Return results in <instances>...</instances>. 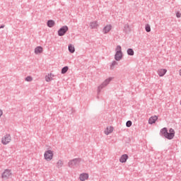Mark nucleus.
<instances>
[{
  "instance_id": "a211bd4d",
  "label": "nucleus",
  "mask_w": 181,
  "mask_h": 181,
  "mask_svg": "<svg viewBox=\"0 0 181 181\" xmlns=\"http://www.w3.org/2000/svg\"><path fill=\"white\" fill-rule=\"evenodd\" d=\"M69 52H70V53H74V52H76V48H74V45L69 44Z\"/></svg>"
},
{
  "instance_id": "f8f14e48",
  "label": "nucleus",
  "mask_w": 181,
  "mask_h": 181,
  "mask_svg": "<svg viewBox=\"0 0 181 181\" xmlns=\"http://www.w3.org/2000/svg\"><path fill=\"white\" fill-rule=\"evenodd\" d=\"M156 121H158V116L156 115L152 116L148 119V124H155Z\"/></svg>"
},
{
  "instance_id": "aec40b11",
  "label": "nucleus",
  "mask_w": 181,
  "mask_h": 181,
  "mask_svg": "<svg viewBox=\"0 0 181 181\" xmlns=\"http://www.w3.org/2000/svg\"><path fill=\"white\" fill-rule=\"evenodd\" d=\"M167 133H168V129H166L165 127H164L160 130V134H162L163 136H165Z\"/></svg>"
},
{
  "instance_id": "2eb2a0df",
  "label": "nucleus",
  "mask_w": 181,
  "mask_h": 181,
  "mask_svg": "<svg viewBox=\"0 0 181 181\" xmlns=\"http://www.w3.org/2000/svg\"><path fill=\"white\" fill-rule=\"evenodd\" d=\"M79 179L81 181H86L88 179V174L87 173H82L79 176Z\"/></svg>"
},
{
  "instance_id": "412c9836",
  "label": "nucleus",
  "mask_w": 181,
  "mask_h": 181,
  "mask_svg": "<svg viewBox=\"0 0 181 181\" xmlns=\"http://www.w3.org/2000/svg\"><path fill=\"white\" fill-rule=\"evenodd\" d=\"M68 71H69V66H65L62 68V74H66V73H67Z\"/></svg>"
},
{
  "instance_id": "393cba45",
  "label": "nucleus",
  "mask_w": 181,
  "mask_h": 181,
  "mask_svg": "<svg viewBox=\"0 0 181 181\" xmlns=\"http://www.w3.org/2000/svg\"><path fill=\"white\" fill-rule=\"evenodd\" d=\"M33 80V78L32 76H27L25 78V81H32Z\"/></svg>"
},
{
  "instance_id": "a878e982",
  "label": "nucleus",
  "mask_w": 181,
  "mask_h": 181,
  "mask_svg": "<svg viewBox=\"0 0 181 181\" xmlns=\"http://www.w3.org/2000/svg\"><path fill=\"white\" fill-rule=\"evenodd\" d=\"M114 66H117V62L114 61L112 63V67H114Z\"/></svg>"
},
{
  "instance_id": "f257e3e1",
  "label": "nucleus",
  "mask_w": 181,
  "mask_h": 181,
  "mask_svg": "<svg viewBox=\"0 0 181 181\" xmlns=\"http://www.w3.org/2000/svg\"><path fill=\"white\" fill-rule=\"evenodd\" d=\"M54 156V151H53V150H47L44 153V158L47 162H50V160L53 159Z\"/></svg>"
},
{
  "instance_id": "4468645a",
  "label": "nucleus",
  "mask_w": 181,
  "mask_h": 181,
  "mask_svg": "<svg viewBox=\"0 0 181 181\" xmlns=\"http://www.w3.org/2000/svg\"><path fill=\"white\" fill-rule=\"evenodd\" d=\"M40 53H43V47H42L41 46L36 47L35 48V54H40Z\"/></svg>"
},
{
  "instance_id": "4be33fe9",
  "label": "nucleus",
  "mask_w": 181,
  "mask_h": 181,
  "mask_svg": "<svg viewBox=\"0 0 181 181\" xmlns=\"http://www.w3.org/2000/svg\"><path fill=\"white\" fill-rule=\"evenodd\" d=\"M127 54H129V56H134V49H127Z\"/></svg>"
},
{
  "instance_id": "9b49d317",
  "label": "nucleus",
  "mask_w": 181,
  "mask_h": 181,
  "mask_svg": "<svg viewBox=\"0 0 181 181\" xmlns=\"http://www.w3.org/2000/svg\"><path fill=\"white\" fill-rule=\"evenodd\" d=\"M113 132L114 127L112 126L107 127L104 131L105 135H110V134H112Z\"/></svg>"
},
{
  "instance_id": "20e7f679",
  "label": "nucleus",
  "mask_w": 181,
  "mask_h": 181,
  "mask_svg": "<svg viewBox=\"0 0 181 181\" xmlns=\"http://www.w3.org/2000/svg\"><path fill=\"white\" fill-rule=\"evenodd\" d=\"M11 141H12V139L10 134H6L1 138V144H3V145H8Z\"/></svg>"
},
{
  "instance_id": "c85d7f7f",
  "label": "nucleus",
  "mask_w": 181,
  "mask_h": 181,
  "mask_svg": "<svg viewBox=\"0 0 181 181\" xmlns=\"http://www.w3.org/2000/svg\"><path fill=\"white\" fill-rule=\"evenodd\" d=\"M1 28H4V26H2Z\"/></svg>"
},
{
  "instance_id": "f3484780",
  "label": "nucleus",
  "mask_w": 181,
  "mask_h": 181,
  "mask_svg": "<svg viewBox=\"0 0 181 181\" xmlns=\"http://www.w3.org/2000/svg\"><path fill=\"white\" fill-rule=\"evenodd\" d=\"M89 27L90 29H97L98 28V23L97 21L91 22Z\"/></svg>"
},
{
  "instance_id": "f03ea898",
  "label": "nucleus",
  "mask_w": 181,
  "mask_h": 181,
  "mask_svg": "<svg viewBox=\"0 0 181 181\" xmlns=\"http://www.w3.org/2000/svg\"><path fill=\"white\" fill-rule=\"evenodd\" d=\"M12 177V170L6 169L1 174V179L3 180H8Z\"/></svg>"
},
{
  "instance_id": "dca6fc26",
  "label": "nucleus",
  "mask_w": 181,
  "mask_h": 181,
  "mask_svg": "<svg viewBox=\"0 0 181 181\" xmlns=\"http://www.w3.org/2000/svg\"><path fill=\"white\" fill-rule=\"evenodd\" d=\"M127 160H128V155L124 154L120 157L119 162H121V163H125Z\"/></svg>"
},
{
  "instance_id": "b1692460",
  "label": "nucleus",
  "mask_w": 181,
  "mask_h": 181,
  "mask_svg": "<svg viewBox=\"0 0 181 181\" xmlns=\"http://www.w3.org/2000/svg\"><path fill=\"white\" fill-rule=\"evenodd\" d=\"M132 125V122L131 121H127V123H126V126L129 128V127H131Z\"/></svg>"
},
{
  "instance_id": "6ab92c4d",
  "label": "nucleus",
  "mask_w": 181,
  "mask_h": 181,
  "mask_svg": "<svg viewBox=\"0 0 181 181\" xmlns=\"http://www.w3.org/2000/svg\"><path fill=\"white\" fill-rule=\"evenodd\" d=\"M54 21L53 20H49L47 21V25L48 28H53L54 26Z\"/></svg>"
},
{
  "instance_id": "bb28decb",
  "label": "nucleus",
  "mask_w": 181,
  "mask_h": 181,
  "mask_svg": "<svg viewBox=\"0 0 181 181\" xmlns=\"http://www.w3.org/2000/svg\"><path fill=\"white\" fill-rule=\"evenodd\" d=\"M176 16H177V18H180L181 13H179V12H177V13H176Z\"/></svg>"
},
{
  "instance_id": "7ed1b4c3",
  "label": "nucleus",
  "mask_w": 181,
  "mask_h": 181,
  "mask_svg": "<svg viewBox=\"0 0 181 181\" xmlns=\"http://www.w3.org/2000/svg\"><path fill=\"white\" fill-rule=\"evenodd\" d=\"M115 59L117 62H119V60H121V59H122V49L121 48V46L118 45L117 46L116 49H115Z\"/></svg>"
},
{
  "instance_id": "0eeeda50",
  "label": "nucleus",
  "mask_w": 181,
  "mask_h": 181,
  "mask_svg": "<svg viewBox=\"0 0 181 181\" xmlns=\"http://www.w3.org/2000/svg\"><path fill=\"white\" fill-rule=\"evenodd\" d=\"M69 30V27L66 25L62 27L59 30H58V35L59 36H64L66 35V32Z\"/></svg>"
},
{
  "instance_id": "423d86ee",
  "label": "nucleus",
  "mask_w": 181,
  "mask_h": 181,
  "mask_svg": "<svg viewBox=\"0 0 181 181\" xmlns=\"http://www.w3.org/2000/svg\"><path fill=\"white\" fill-rule=\"evenodd\" d=\"M78 165H80V159L76 158L69 162L70 168H74V166H78Z\"/></svg>"
},
{
  "instance_id": "39448f33",
  "label": "nucleus",
  "mask_w": 181,
  "mask_h": 181,
  "mask_svg": "<svg viewBox=\"0 0 181 181\" xmlns=\"http://www.w3.org/2000/svg\"><path fill=\"white\" fill-rule=\"evenodd\" d=\"M165 138L167 139H173V138H175V130L173 129H170L169 132H167Z\"/></svg>"
},
{
  "instance_id": "5701e85b",
  "label": "nucleus",
  "mask_w": 181,
  "mask_h": 181,
  "mask_svg": "<svg viewBox=\"0 0 181 181\" xmlns=\"http://www.w3.org/2000/svg\"><path fill=\"white\" fill-rule=\"evenodd\" d=\"M145 29L146 32H151V25H149V24H146Z\"/></svg>"
},
{
  "instance_id": "9d476101",
  "label": "nucleus",
  "mask_w": 181,
  "mask_h": 181,
  "mask_svg": "<svg viewBox=\"0 0 181 181\" xmlns=\"http://www.w3.org/2000/svg\"><path fill=\"white\" fill-rule=\"evenodd\" d=\"M112 29V25H107L103 28V32L105 35H107V33H110V31Z\"/></svg>"
},
{
  "instance_id": "1a4fd4ad",
  "label": "nucleus",
  "mask_w": 181,
  "mask_h": 181,
  "mask_svg": "<svg viewBox=\"0 0 181 181\" xmlns=\"http://www.w3.org/2000/svg\"><path fill=\"white\" fill-rule=\"evenodd\" d=\"M112 80V78H109L106 79V80L98 87V89H99V90H102V88H104V87H107V86H108V84H110V83L111 82Z\"/></svg>"
},
{
  "instance_id": "cd10ccee",
  "label": "nucleus",
  "mask_w": 181,
  "mask_h": 181,
  "mask_svg": "<svg viewBox=\"0 0 181 181\" xmlns=\"http://www.w3.org/2000/svg\"><path fill=\"white\" fill-rule=\"evenodd\" d=\"M179 75L181 76V69L179 70Z\"/></svg>"
},
{
  "instance_id": "ddd939ff",
  "label": "nucleus",
  "mask_w": 181,
  "mask_h": 181,
  "mask_svg": "<svg viewBox=\"0 0 181 181\" xmlns=\"http://www.w3.org/2000/svg\"><path fill=\"white\" fill-rule=\"evenodd\" d=\"M167 71L168 70H166L165 69H158V74L160 77H163V76L166 74Z\"/></svg>"
},
{
  "instance_id": "6e6552de",
  "label": "nucleus",
  "mask_w": 181,
  "mask_h": 181,
  "mask_svg": "<svg viewBox=\"0 0 181 181\" xmlns=\"http://www.w3.org/2000/svg\"><path fill=\"white\" fill-rule=\"evenodd\" d=\"M54 74H52V73H49V74H47L46 76H45V81H47V83H50V81H53V80H54Z\"/></svg>"
}]
</instances>
